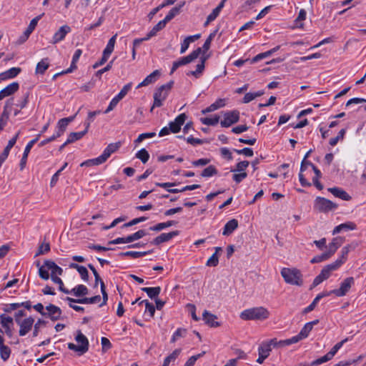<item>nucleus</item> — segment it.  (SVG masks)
<instances>
[{"label": "nucleus", "mask_w": 366, "mask_h": 366, "mask_svg": "<svg viewBox=\"0 0 366 366\" xmlns=\"http://www.w3.org/2000/svg\"><path fill=\"white\" fill-rule=\"evenodd\" d=\"M71 31V28L68 25L61 26L58 31H56L51 39V43L56 44L59 41L64 39L66 35Z\"/></svg>", "instance_id": "obj_13"}, {"label": "nucleus", "mask_w": 366, "mask_h": 366, "mask_svg": "<svg viewBox=\"0 0 366 366\" xmlns=\"http://www.w3.org/2000/svg\"><path fill=\"white\" fill-rule=\"evenodd\" d=\"M101 113L100 110H97L94 112H89L88 113V117L86 120L84 122V125L86 129H89L90 127V124L94 121V117Z\"/></svg>", "instance_id": "obj_52"}, {"label": "nucleus", "mask_w": 366, "mask_h": 366, "mask_svg": "<svg viewBox=\"0 0 366 366\" xmlns=\"http://www.w3.org/2000/svg\"><path fill=\"white\" fill-rule=\"evenodd\" d=\"M88 267L92 270V273L94 274V278H95V284L94 287H97L98 284L101 285V282H104L103 280L101 279L99 273L97 272L95 267L92 264H89Z\"/></svg>", "instance_id": "obj_57"}, {"label": "nucleus", "mask_w": 366, "mask_h": 366, "mask_svg": "<svg viewBox=\"0 0 366 366\" xmlns=\"http://www.w3.org/2000/svg\"><path fill=\"white\" fill-rule=\"evenodd\" d=\"M223 117V119L220 122L221 126L222 127H229L239 122V112L237 110L227 112L224 114Z\"/></svg>", "instance_id": "obj_9"}, {"label": "nucleus", "mask_w": 366, "mask_h": 366, "mask_svg": "<svg viewBox=\"0 0 366 366\" xmlns=\"http://www.w3.org/2000/svg\"><path fill=\"white\" fill-rule=\"evenodd\" d=\"M206 61V58H202L201 62L197 65V69L195 71H191L189 73H187V75H192L194 76L196 78H199L204 69V63Z\"/></svg>", "instance_id": "obj_41"}, {"label": "nucleus", "mask_w": 366, "mask_h": 366, "mask_svg": "<svg viewBox=\"0 0 366 366\" xmlns=\"http://www.w3.org/2000/svg\"><path fill=\"white\" fill-rule=\"evenodd\" d=\"M159 76L160 71L159 70L154 71L152 73L148 75L141 83H139L137 85V89L141 88L142 86H146L154 83Z\"/></svg>", "instance_id": "obj_19"}, {"label": "nucleus", "mask_w": 366, "mask_h": 366, "mask_svg": "<svg viewBox=\"0 0 366 366\" xmlns=\"http://www.w3.org/2000/svg\"><path fill=\"white\" fill-rule=\"evenodd\" d=\"M81 54H82V51L81 49H76L74 54L70 67L69 69H67L66 70L63 71L62 73H70L74 69H76V64L79 61Z\"/></svg>", "instance_id": "obj_34"}, {"label": "nucleus", "mask_w": 366, "mask_h": 366, "mask_svg": "<svg viewBox=\"0 0 366 366\" xmlns=\"http://www.w3.org/2000/svg\"><path fill=\"white\" fill-rule=\"evenodd\" d=\"M68 348L81 355L88 351L89 345H68Z\"/></svg>", "instance_id": "obj_36"}, {"label": "nucleus", "mask_w": 366, "mask_h": 366, "mask_svg": "<svg viewBox=\"0 0 366 366\" xmlns=\"http://www.w3.org/2000/svg\"><path fill=\"white\" fill-rule=\"evenodd\" d=\"M174 81H170L169 82L159 86L154 94V103L152 107H159L162 105L163 102L167 99L169 92L173 86Z\"/></svg>", "instance_id": "obj_4"}, {"label": "nucleus", "mask_w": 366, "mask_h": 366, "mask_svg": "<svg viewBox=\"0 0 366 366\" xmlns=\"http://www.w3.org/2000/svg\"><path fill=\"white\" fill-rule=\"evenodd\" d=\"M238 227V222L235 219L228 221L224 227L222 234L228 236L231 234Z\"/></svg>", "instance_id": "obj_26"}, {"label": "nucleus", "mask_w": 366, "mask_h": 366, "mask_svg": "<svg viewBox=\"0 0 366 366\" xmlns=\"http://www.w3.org/2000/svg\"><path fill=\"white\" fill-rule=\"evenodd\" d=\"M219 11H218L217 9H214L211 14H209V16H207L204 25L207 26L212 21H213L219 16Z\"/></svg>", "instance_id": "obj_58"}, {"label": "nucleus", "mask_w": 366, "mask_h": 366, "mask_svg": "<svg viewBox=\"0 0 366 366\" xmlns=\"http://www.w3.org/2000/svg\"><path fill=\"white\" fill-rule=\"evenodd\" d=\"M103 159L104 158L102 157L100 155L99 157H98L97 158L84 161V162H82L80 166L81 167H84V166L92 167V166H94V165H99V164H102L105 162Z\"/></svg>", "instance_id": "obj_43"}, {"label": "nucleus", "mask_w": 366, "mask_h": 366, "mask_svg": "<svg viewBox=\"0 0 366 366\" xmlns=\"http://www.w3.org/2000/svg\"><path fill=\"white\" fill-rule=\"evenodd\" d=\"M46 266L51 271V279L61 275L63 269L51 260H46Z\"/></svg>", "instance_id": "obj_23"}, {"label": "nucleus", "mask_w": 366, "mask_h": 366, "mask_svg": "<svg viewBox=\"0 0 366 366\" xmlns=\"http://www.w3.org/2000/svg\"><path fill=\"white\" fill-rule=\"evenodd\" d=\"M136 157L138 159H141V161L143 163H146L149 158V154L145 149H142L141 150H139L137 152V154H136Z\"/></svg>", "instance_id": "obj_55"}, {"label": "nucleus", "mask_w": 366, "mask_h": 366, "mask_svg": "<svg viewBox=\"0 0 366 366\" xmlns=\"http://www.w3.org/2000/svg\"><path fill=\"white\" fill-rule=\"evenodd\" d=\"M75 340L78 343H89V340L86 337L82 334L80 331L77 332V334L75 337Z\"/></svg>", "instance_id": "obj_64"}, {"label": "nucleus", "mask_w": 366, "mask_h": 366, "mask_svg": "<svg viewBox=\"0 0 366 366\" xmlns=\"http://www.w3.org/2000/svg\"><path fill=\"white\" fill-rule=\"evenodd\" d=\"M219 259L217 253H214L207 260V266L209 267H215L218 264Z\"/></svg>", "instance_id": "obj_60"}, {"label": "nucleus", "mask_w": 366, "mask_h": 366, "mask_svg": "<svg viewBox=\"0 0 366 366\" xmlns=\"http://www.w3.org/2000/svg\"><path fill=\"white\" fill-rule=\"evenodd\" d=\"M342 262L341 260H336L335 262L326 265L321 271V272L315 278L312 285L317 286L324 280L328 279L332 271L337 270L341 265Z\"/></svg>", "instance_id": "obj_5"}, {"label": "nucleus", "mask_w": 366, "mask_h": 366, "mask_svg": "<svg viewBox=\"0 0 366 366\" xmlns=\"http://www.w3.org/2000/svg\"><path fill=\"white\" fill-rule=\"evenodd\" d=\"M263 94H264L263 91H258L257 92H254V93H252V92L247 93L243 98V102L245 104L249 103L251 101H252L253 99H254L255 98L259 97Z\"/></svg>", "instance_id": "obj_45"}, {"label": "nucleus", "mask_w": 366, "mask_h": 366, "mask_svg": "<svg viewBox=\"0 0 366 366\" xmlns=\"http://www.w3.org/2000/svg\"><path fill=\"white\" fill-rule=\"evenodd\" d=\"M152 251H147V252H136V251H127L125 252L120 253L119 255L122 257H131L132 258H139L143 256L147 255V254L151 253Z\"/></svg>", "instance_id": "obj_42"}, {"label": "nucleus", "mask_w": 366, "mask_h": 366, "mask_svg": "<svg viewBox=\"0 0 366 366\" xmlns=\"http://www.w3.org/2000/svg\"><path fill=\"white\" fill-rule=\"evenodd\" d=\"M202 52V49L197 48L187 56L182 57L185 64H187L196 59Z\"/></svg>", "instance_id": "obj_44"}, {"label": "nucleus", "mask_w": 366, "mask_h": 366, "mask_svg": "<svg viewBox=\"0 0 366 366\" xmlns=\"http://www.w3.org/2000/svg\"><path fill=\"white\" fill-rule=\"evenodd\" d=\"M330 257H331V256L328 254L327 252H325V253H323V254H322L320 255H317V256L314 257L310 260V262L312 263V264L319 263V262L325 261V260L328 259Z\"/></svg>", "instance_id": "obj_51"}, {"label": "nucleus", "mask_w": 366, "mask_h": 366, "mask_svg": "<svg viewBox=\"0 0 366 366\" xmlns=\"http://www.w3.org/2000/svg\"><path fill=\"white\" fill-rule=\"evenodd\" d=\"M224 106V100L222 99H217L215 102L212 104L210 106L207 107L206 109H203L202 111V114H207L209 112H214L221 107H223Z\"/></svg>", "instance_id": "obj_28"}, {"label": "nucleus", "mask_w": 366, "mask_h": 366, "mask_svg": "<svg viewBox=\"0 0 366 366\" xmlns=\"http://www.w3.org/2000/svg\"><path fill=\"white\" fill-rule=\"evenodd\" d=\"M143 303L145 304V312H148L150 317H153L155 312V307L154 305L147 300L141 301L139 305Z\"/></svg>", "instance_id": "obj_48"}, {"label": "nucleus", "mask_w": 366, "mask_h": 366, "mask_svg": "<svg viewBox=\"0 0 366 366\" xmlns=\"http://www.w3.org/2000/svg\"><path fill=\"white\" fill-rule=\"evenodd\" d=\"M66 300L70 302H76L80 304H96L101 300V297L99 295H96L92 297H84L81 299H74L67 297Z\"/></svg>", "instance_id": "obj_16"}, {"label": "nucleus", "mask_w": 366, "mask_h": 366, "mask_svg": "<svg viewBox=\"0 0 366 366\" xmlns=\"http://www.w3.org/2000/svg\"><path fill=\"white\" fill-rule=\"evenodd\" d=\"M11 354V350L9 347L5 345H0V355L1 357L4 361L9 359Z\"/></svg>", "instance_id": "obj_49"}, {"label": "nucleus", "mask_w": 366, "mask_h": 366, "mask_svg": "<svg viewBox=\"0 0 366 366\" xmlns=\"http://www.w3.org/2000/svg\"><path fill=\"white\" fill-rule=\"evenodd\" d=\"M355 247L350 244H348L344 247L341 250V256L337 260H341L342 264L346 261L347 254L351 249H354Z\"/></svg>", "instance_id": "obj_50"}, {"label": "nucleus", "mask_w": 366, "mask_h": 366, "mask_svg": "<svg viewBox=\"0 0 366 366\" xmlns=\"http://www.w3.org/2000/svg\"><path fill=\"white\" fill-rule=\"evenodd\" d=\"M355 284V280L353 277H350L345 279L340 284V287L339 289H335L331 291H329L330 295H335L337 297H343L345 296L350 290L352 285Z\"/></svg>", "instance_id": "obj_8"}, {"label": "nucleus", "mask_w": 366, "mask_h": 366, "mask_svg": "<svg viewBox=\"0 0 366 366\" xmlns=\"http://www.w3.org/2000/svg\"><path fill=\"white\" fill-rule=\"evenodd\" d=\"M61 315V309L54 305L50 304L46 307V316L50 317L52 320H59Z\"/></svg>", "instance_id": "obj_15"}, {"label": "nucleus", "mask_w": 366, "mask_h": 366, "mask_svg": "<svg viewBox=\"0 0 366 366\" xmlns=\"http://www.w3.org/2000/svg\"><path fill=\"white\" fill-rule=\"evenodd\" d=\"M142 290L147 294L151 299H155L160 293V287H142Z\"/></svg>", "instance_id": "obj_40"}, {"label": "nucleus", "mask_w": 366, "mask_h": 366, "mask_svg": "<svg viewBox=\"0 0 366 366\" xmlns=\"http://www.w3.org/2000/svg\"><path fill=\"white\" fill-rule=\"evenodd\" d=\"M356 227L357 226L354 222H347L336 226L332 231V234L335 235L342 231L347 232L350 230H354L356 229Z\"/></svg>", "instance_id": "obj_22"}, {"label": "nucleus", "mask_w": 366, "mask_h": 366, "mask_svg": "<svg viewBox=\"0 0 366 366\" xmlns=\"http://www.w3.org/2000/svg\"><path fill=\"white\" fill-rule=\"evenodd\" d=\"M219 120V117L217 115H215L214 117H203L200 119V122L208 126H214L216 125Z\"/></svg>", "instance_id": "obj_46"}, {"label": "nucleus", "mask_w": 366, "mask_h": 366, "mask_svg": "<svg viewBox=\"0 0 366 366\" xmlns=\"http://www.w3.org/2000/svg\"><path fill=\"white\" fill-rule=\"evenodd\" d=\"M40 136H41V134H38L35 139L30 141L26 146L24 154H23V157H22V158L21 159V162H20V166H21V169H23L24 167L29 153L31 152V149L32 147L38 141Z\"/></svg>", "instance_id": "obj_21"}, {"label": "nucleus", "mask_w": 366, "mask_h": 366, "mask_svg": "<svg viewBox=\"0 0 366 366\" xmlns=\"http://www.w3.org/2000/svg\"><path fill=\"white\" fill-rule=\"evenodd\" d=\"M281 275L287 284L301 286L303 283L302 274L296 268H283L281 270Z\"/></svg>", "instance_id": "obj_3"}, {"label": "nucleus", "mask_w": 366, "mask_h": 366, "mask_svg": "<svg viewBox=\"0 0 366 366\" xmlns=\"http://www.w3.org/2000/svg\"><path fill=\"white\" fill-rule=\"evenodd\" d=\"M70 293H73L74 296L76 297H82L84 295H88L89 290L88 288L84 285H79L74 287L71 291Z\"/></svg>", "instance_id": "obj_31"}, {"label": "nucleus", "mask_w": 366, "mask_h": 366, "mask_svg": "<svg viewBox=\"0 0 366 366\" xmlns=\"http://www.w3.org/2000/svg\"><path fill=\"white\" fill-rule=\"evenodd\" d=\"M21 71V69L19 67H13L7 70L6 71L0 74L1 79H11L16 76Z\"/></svg>", "instance_id": "obj_32"}, {"label": "nucleus", "mask_w": 366, "mask_h": 366, "mask_svg": "<svg viewBox=\"0 0 366 366\" xmlns=\"http://www.w3.org/2000/svg\"><path fill=\"white\" fill-rule=\"evenodd\" d=\"M167 23L162 20L158 24H157L152 30L147 34L146 39H149L152 36H154L158 31H161L166 26Z\"/></svg>", "instance_id": "obj_33"}, {"label": "nucleus", "mask_w": 366, "mask_h": 366, "mask_svg": "<svg viewBox=\"0 0 366 366\" xmlns=\"http://www.w3.org/2000/svg\"><path fill=\"white\" fill-rule=\"evenodd\" d=\"M51 280L54 283L59 285V290L60 291H61L62 292H64L65 294L70 293V291L64 287V283L60 277H53V278H51Z\"/></svg>", "instance_id": "obj_56"}, {"label": "nucleus", "mask_w": 366, "mask_h": 366, "mask_svg": "<svg viewBox=\"0 0 366 366\" xmlns=\"http://www.w3.org/2000/svg\"><path fill=\"white\" fill-rule=\"evenodd\" d=\"M41 15H39L35 18H34L29 23V26L27 27V29L25 30V31L29 34H31L32 33V31L34 30V29L36 28V25H37V23L38 21L41 19Z\"/></svg>", "instance_id": "obj_53"}, {"label": "nucleus", "mask_w": 366, "mask_h": 366, "mask_svg": "<svg viewBox=\"0 0 366 366\" xmlns=\"http://www.w3.org/2000/svg\"><path fill=\"white\" fill-rule=\"evenodd\" d=\"M217 174V170L215 167L213 165H209L202 172L201 176L203 177H210Z\"/></svg>", "instance_id": "obj_47"}, {"label": "nucleus", "mask_w": 366, "mask_h": 366, "mask_svg": "<svg viewBox=\"0 0 366 366\" xmlns=\"http://www.w3.org/2000/svg\"><path fill=\"white\" fill-rule=\"evenodd\" d=\"M14 329V323L12 317L2 314L0 315V332L11 337Z\"/></svg>", "instance_id": "obj_7"}, {"label": "nucleus", "mask_w": 366, "mask_h": 366, "mask_svg": "<svg viewBox=\"0 0 366 366\" xmlns=\"http://www.w3.org/2000/svg\"><path fill=\"white\" fill-rule=\"evenodd\" d=\"M177 224V222L175 221H173V220H169V221H167L166 222H161V223H158L157 224L153 226V227H149V229L152 230V231H156V232H159V231H161L165 228H167V227H172L173 225H175Z\"/></svg>", "instance_id": "obj_39"}, {"label": "nucleus", "mask_w": 366, "mask_h": 366, "mask_svg": "<svg viewBox=\"0 0 366 366\" xmlns=\"http://www.w3.org/2000/svg\"><path fill=\"white\" fill-rule=\"evenodd\" d=\"M179 231H172L169 233H162L160 235L154 238L152 244L154 245H159L163 242H168L173 237L177 236L179 234Z\"/></svg>", "instance_id": "obj_14"}, {"label": "nucleus", "mask_w": 366, "mask_h": 366, "mask_svg": "<svg viewBox=\"0 0 366 366\" xmlns=\"http://www.w3.org/2000/svg\"><path fill=\"white\" fill-rule=\"evenodd\" d=\"M16 323L19 326V335L24 336L31 330L34 323V319L31 317H29L21 321H19L17 320Z\"/></svg>", "instance_id": "obj_10"}, {"label": "nucleus", "mask_w": 366, "mask_h": 366, "mask_svg": "<svg viewBox=\"0 0 366 366\" xmlns=\"http://www.w3.org/2000/svg\"><path fill=\"white\" fill-rule=\"evenodd\" d=\"M204 353H205V352H203L202 353H199V354H197V355L190 357L186 362L184 366H194L196 361L199 357H201Z\"/></svg>", "instance_id": "obj_59"}, {"label": "nucleus", "mask_w": 366, "mask_h": 366, "mask_svg": "<svg viewBox=\"0 0 366 366\" xmlns=\"http://www.w3.org/2000/svg\"><path fill=\"white\" fill-rule=\"evenodd\" d=\"M342 345H335V346L331 349V350L329 352H327L325 355L321 357L320 358H318L312 361L310 365L317 366L330 360L337 352V351L340 349Z\"/></svg>", "instance_id": "obj_11"}, {"label": "nucleus", "mask_w": 366, "mask_h": 366, "mask_svg": "<svg viewBox=\"0 0 366 366\" xmlns=\"http://www.w3.org/2000/svg\"><path fill=\"white\" fill-rule=\"evenodd\" d=\"M19 88L17 82H13L0 91V101L15 93Z\"/></svg>", "instance_id": "obj_17"}, {"label": "nucleus", "mask_w": 366, "mask_h": 366, "mask_svg": "<svg viewBox=\"0 0 366 366\" xmlns=\"http://www.w3.org/2000/svg\"><path fill=\"white\" fill-rule=\"evenodd\" d=\"M88 129H86L85 127V129L82 132L70 133L66 139V143H73L75 141L81 139L87 133Z\"/></svg>", "instance_id": "obj_35"}, {"label": "nucleus", "mask_w": 366, "mask_h": 366, "mask_svg": "<svg viewBox=\"0 0 366 366\" xmlns=\"http://www.w3.org/2000/svg\"><path fill=\"white\" fill-rule=\"evenodd\" d=\"M49 66V59L44 58L41 59L36 66V74H44Z\"/></svg>", "instance_id": "obj_30"}, {"label": "nucleus", "mask_w": 366, "mask_h": 366, "mask_svg": "<svg viewBox=\"0 0 366 366\" xmlns=\"http://www.w3.org/2000/svg\"><path fill=\"white\" fill-rule=\"evenodd\" d=\"M335 197H338L342 200L349 201L352 199L351 196L346 191L340 187H331L327 189Z\"/></svg>", "instance_id": "obj_20"}, {"label": "nucleus", "mask_w": 366, "mask_h": 366, "mask_svg": "<svg viewBox=\"0 0 366 366\" xmlns=\"http://www.w3.org/2000/svg\"><path fill=\"white\" fill-rule=\"evenodd\" d=\"M343 242L344 239L342 237H338L333 238L328 245V250L327 251L328 254L332 257L337 249L342 244Z\"/></svg>", "instance_id": "obj_24"}, {"label": "nucleus", "mask_w": 366, "mask_h": 366, "mask_svg": "<svg viewBox=\"0 0 366 366\" xmlns=\"http://www.w3.org/2000/svg\"><path fill=\"white\" fill-rule=\"evenodd\" d=\"M346 130L345 129H342L337 137L331 138L330 140V144L332 147L335 146L339 140L343 139L344 136L345 134Z\"/></svg>", "instance_id": "obj_54"}, {"label": "nucleus", "mask_w": 366, "mask_h": 366, "mask_svg": "<svg viewBox=\"0 0 366 366\" xmlns=\"http://www.w3.org/2000/svg\"><path fill=\"white\" fill-rule=\"evenodd\" d=\"M36 266L39 267V277L44 280H47L49 278V269L46 266V260L44 261L42 265H40V263L38 262Z\"/></svg>", "instance_id": "obj_38"}, {"label": "nucleus", "mask_w": 366, "mask_h": 366, "mask_svg": "<svg viewBox=\"0 0 366 366\" xmlns=\"http://www.w3.org/2000/svg\"><path fill=\"white\" fill-rule=\"evenodd\" d=\"M69 267L71 268L76 269L78 271V272L79 273L81 279L84 281H86V282L88 281L89 272H88L87 269L85 267L79 265L78 264H76V263H71Z\"/></svg>", "instance_id": "obj_27"}, {"label": "nucleus", "mask_w": 366, "mask_h": 366, "mask_svg": "<svg viewBox=\"0 0 366 366\" xmlns=\"http://www.w3.org/2000/svg\"><path fill=\"white\" fill-rule=\"evenodd\" d=\"M156 136L155 132H147V133H142L139 135L137 139L135 140L136 143H140L143 140L147 138H152Z\"/></svg>", "instance_id": "obj_61"}, {"label": "nucleus", "mask_w": 366, "mask_h": 366, "mask_svg": "<svg viewBox=\"0 0 366 366\" xmlns=\"http://www.w3.org/2000/svg\"><path fill=\"white\" fill-rule=\"evenodd\" d=\"M184 5V2L173 7L169 13L167 14L165 18L163 19L166 23L171 21L174 16L179 14L182 7Z\"/></svg>", "instance_id": "obj_29"}, {"label": "nucleus", "mask_w": 366, "mask_h": 366, "mask_svg": "<svg viewBox=\"0 0 366 366\" xmlns=\"http://www.w3.org/2000/svg\"><path fill=\"white\" fill-rule=\"evenodd\" d=\"M271 345H260L258 348L259 357L257 362L259 364H262L264 360L269 355L272 350Z\"/></svg>", "instance_id": "obj_18"}, {"label": "nucleus", "mask_w": 366, "mask_h": 366, "mask_svg": "<svg viewBox=\"0 0 366 366\" xmlns=\"http://www.w3.org/2000/svg\"><path fill=\"white\" fill-rule=\"evenodd\" d=\"M75 117H76V114L74 116H71V117L62 118V119H59V122H57V126H56L57 129H59L61 132H64L68 124L70 122H71L72 121H74Z\"/></svg>", "instance_id": "obj_37"}, {"label": "nucleus", "mask_w": 366, "mask_h": 366, "mask_svg": "<svg viewBox=\"0 0 366 366\" xmlns=\"http://www.w3.org/2000/svg\"><path fill=\"white\" fill-rule=\"evenodd\" d=\"M187 115L184 113L178 115L174 121L169 122V128L172 133H177L180 131L182 126L184 124Z\"/></svg>", "instance_id": "obj_12"}, {"label": "nucleus", "mask_w": 366, "mask_h": 366, "mask_svg": "<svg viewBox=\"0 0 366 366\" xmlns=\"http://www.w3.org/2000/svg\"><path fill=\"white\" fill-rule=\"evenodd\" d=\"M50 250V245L49 243L42 244L39 246L36 255L44 254Z\"/></svg>", "instance_id": "obj_63"}, {"label": "nucleus", "mask_w": 366, "mask_h": 366, "mask_svg": "<svg viewBox=\"0 0 366 366\" xmlns=\"http://www.w3.org/2000/svg\"><path fill=\"white\" fill-rule=\"evenodd\" d=\"M203 320L205 322L207 325L210 327H217L219 326V323L216 321L217 316L209 312L207 310H204L202 314Z\"/></svg>", "instance_id": "obj_25"}, {"label": "nucleus", "mask_w": 366, "mask_h": 366, "mask_svg": "<svg viewBox=\"0 0 366 366\" xmlns=\"http://www.w3.org/2000/svg\"><path fill=\"white\" fill-rule=\"evenodd\" d=\"M317 323V320L306 323L300 333L292 337V338L280 340H278L277 338H272L264 343H297V342L306 338L308 336L310 332L312 330L313 326Z\"/></svg>", "instance_id": "obj_1"}, {"label": "nucleus", "mask_w": 366, "mask_h": 366, "mask_svg": "<svg viewBox=\"0 0 366 366\" xmlns=\"http://www.w3.org/2000/svg\"><path fill=\"white\" fill-rule=\"evenodd\" d=\"M269 312L263 307H253L242 311L241 319L244 320H264L269 317Z\"/></svg>", "instance_id": "obj_2"}, {"label": "nucleus", "mask_w": 366, "mask_h": 366, "mask_svg": "<svg viewBox=\"0 0 366 366\" xmlns=\"http://www.w3.org/2000/svg\"><path fill=\"white\" fill-rule=\"evenodd\" d=\"M187 331L184 329H178L172 335V342H177L179 340V337L184 336Z\"/></svg>", "instance_id": "obj_62"}, {"label": "nucleus", "mask_w": 366, "mask_h": 366, "mask_svg": "<svg viewBox=\"0 0 366 366\" xmlns=\"http://www.w3.org/2000/svg\"><path fill=\"white\" fill-rule=\"evenodd\" d=\"M314 208L320 212L327 213L336 209L337 204L326 198L317 197L315 200Z\"/></svg>", "instance_id": "obj_6"}]
</instances>
